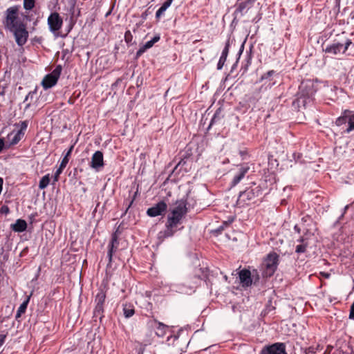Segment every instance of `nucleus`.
I'll use <instances>...</instances> for the list:
<instances>
[{"instance_id": "nucleus-1", "label": "nucleus", "mask_w": 354, "mask_h": 354, "mask_svg": "<svg viewBox=\"0 0 354 354\" xmlns=\"http://www.w3.org/2000/svg\"><path fill=\"white\" fill-rule=\"evenodd\" d=\"M187 205V198L184 197L176 201L175 207L169 208L165 229L160 231L157 235L159 241L162 242L165 239L174 236L177 232L184 228L183 223L188 212Z\"/></svg>"}, {"instance_id": "nucleus-2", "label": "nucleus", "mask_w": 354, "mask_h": 354, "mask_svg": "<svg viewBox=\"0 0 354 354\" xmlns=\"http://www.w3.org/2000/svg\"><path fill=\"white\" fill-rule=\"evenodd\" d=\"M317 88L310 80L303 81L299 87L296 99L292 102V106L298 111L301 108H306L313 102Z\"/></svg>"}, {"instance_id": "nucleus-3", "label": "nucleus", "mask_w": 354, "mask_h": 354, "mask_svg": "<svg viewBox=\"0 0 354 354\" xmlns=\"http://www.w3.org/2000/svg\"><path fill=\"white\" fill-rule=\"evenodd\" d=\"M19 5H15L8 8L4 12L2 24L6 30L12 31L13 29L21 26V24H26L19 17Z\"/></svg>"}, {"instance_id": "nucleus-4", "label": "nucleus", "mask_w": 354, "mask_h": 354, "mask_svg": "<svg viewBox=\"0 0 354 354\" xmlns=\"http://www.w3.org/2000/svg\"><path fill=\"white\" fill-rule=\"evenodd\" d=\"M106 302V292L103 290H100L95 297V307L93 311V319L96 322L99 319L102 323L104 317V305Z\"/></svg>"}, {"instance_id": "nucleus-5", "label": "nucleus", "mask_w": 354, "mask_h": 354, "mask_svg": "<svg viewBox=\"0 0 354 354\" xmlns=\"http://www.w3.org/2000/svg\"><path fill=\"white\" fill-rule=\"evenodd\" d=\"M279 263V255L275 252L268 253L263 260V275L266 277H272L277 270Z\"/></svg>"}, {"instance_id": "nucleus-6", "label": "nucleus", "mask_w": 354, "mask_h": 354, "mask_svg": "<svg viewBox=\"0 0 354 354\" xmlns=\"http://www.w3.org/2000/svg\"><path fill=\"white\" fill-rule=\"evenodd\" d=\"M262 191L263 189L260 185L253 183L252 186L239 192L237 203L243 205L246 204L247 202L261 196Z\"/></svg>"}, {"instance_id": "nucleus-7", "label": "nucleus", "mask_w": 354, "mask_h": 354, "mask_svg": "<svg viewBox=\"0 0 354 354\" xmlns=\"http://www.w3.org/2000/svg\"><path fill=\"white\" fill-rule=\"evenodd\" d=\"M28 122L27 120L21 121L19 124V129L17 131L13 130L7 136L8 141L6 143V149H9L10 147L17 145L19 141L25 135V131L27 129Z\"/></svg>"}, {"instance_id": "nucleus-8", "label": "nucleus", "mask_w": 354, "mask_h": 354, "mask_svg": "<svg viewBox=\"0 0 354 354\" xmlns=\"http://www.w3.org/2000/svg\"><path fill=\"white\" fill-rule=\"evenodd\" d=\"M162 291L164 292L190 295L195 291L196 286L185 285V283H170L162 285Z\"/></svg>"}, {"instance_id": "nucleus-9", "label": "nucleus", "mask_w": 354, "mask_h": 354, "mask_svg": "<svg viewBox=\"0 0 354 354\" xmlns=\"http://www.w3.org/2000/svg\"><path fill=\"white\" fill-rule=\"evenodd\" d=\"M48 29L55 37H59V31L63 25V19L60 15L56 12H52L47 19Z\"/></svg>"}, {"instance_id": "nucleus-10", "label": "nucleus", "mask_w": 354, "mask_h": 354, "mask_svg": "<svg viewBox=\"0 0 354 354\" xmlns=\"http://www.w3.org/2000/svg\"><path fill=\"white\" fill-rule=\"evenodd\" d=\"M62 71V66L58 64L51 73L46 75L41 82L44 89L47 90L54 86L57 83Z\"/></svg>"}, {"instance_id": "nucleus-11", "label": "nucleus", "mask_w": 354, "mask_h": 354, "mask_svg": "<svg viewBox=\"0 0 354 354\" xmlns=\"http://www.w3.org/2000/svg\"><path fill=\"white\" fill-rule=\"evenodd\" d=\"M189 159H190V155L189 153H185L184 154H183L179 158V160L177 162V164L175 165V167L171 170V172L169 176H171L172 175L177 176L181 172H183V173L188 172L190 169V165L188 163Z\"/></svg>"}, {"instance_id": "nucleus-12", "label": "nucleus", "mask_w": 354, "mask_h": 354, "mask_svg": "<svg viewBox=\"0 0 354 354\" xmlns=\"http://www.w3.org/2000/svg\"><path fill=\"white\" fill-rule=\"evenodd\" d=\"M10 32L13 34L17 46L21 47L27 42L29 34L26 28V24H21L18 28Z\"/></svg>"}, {"instance_id": "nucleus-13", "label": "nucleus", "mask_w": 354, "mask_h": 354, "mask_svg": "<svg viewBox=\"0 0 354 354\" xmlns=\"http://www.w3.org/2000/svg\"><path fill=\"white\" fill-rule=\"evenodd\" d=\"M239 279L241 286L246 288L251 286L252 283L256 285L259 279V277L257 274V277L254 278V275L252 276V273L249 270L243 269L239 272Z\"/></svg>"}, {"instance_id": "nucleus-14", "label": "nucleus", "mask_w": 354, "mask_h": 354, "mask_svg": "<svg viewBox=\"0 0 354 354\" xmlns=\"http://www.w3.org/2000/svg\"><path fill=\"white\" fill-rule=\"evenodd\" d=\"M259 354H288L283 342H275L262 348Z\"/></svg>"}, {"instance_id": "nucleus-15", "label": "nucleus", "mask_w": 354, "mask_h": 354, "mask_svg": "<svg viewBox=\"0 0 354 354\" xmlns=\"http://www.w3.org/2000/svg\"><path fill=\"white\" fill-rule=\"evenodd\" d=\"M119 246V239L118 231L114 232L111 234V238L109 243L108 244V252H107V257L109 259V263L106 266V268H109L111 267L113 257L114 253L117 251Z\"/></svg>"}, {"instance_id": "nucleus-16", "label": "nucleus", "mask_w": 354, "mask_h": 354, "mask_svg": "<svg viewBox=\"0 0 354 354\" xmlns=\"http://www.w3.org/2000/svg\"><path fill=\"white\" fill-rule=\"evenodd\" d=\"M167 204L164 201H160L147 210V215L149 217L163 216L167 210Z\"/></svg>"}, {"instance_id": "nucleus-17", "label": "nucleus", "mask_w": 354, "mask_h": 354, "mask_svg": "<svg viewBox=\"0 0 354 354\" xmlns=\"http://www.w3.org/2000/svg\"><path fill=\"white\" fill-rule=\"evenodd\" d=\"M91 168L94 169L96 172H99L104 166V155L101 151H96L91 157V160L89 163Z\"/></svg>"}, {"instance_id": "nucleus-18", "label": "nucleus", "mask_w": 354, "mask_h": 354, "mask_svg": "<svg viewBox=\"0 0 354 354\" xmlns=\"http://www.w3.org/2000/svg\"><path fill=\"white\" fill-rule=\"evenodd\" d=\"M250 167L247 163L241 165L230 183L231 187L236 186L245 177Z\"/></svg>"}, {"instance_id": "nucleus-19", "label": "nucleus", "mask_w": 354, "mask_h": 354, "mask_svg": "<svg viewBox=\"0 0 354 354\" xmlns=\"http://www.w3.org/2000/svg\"><path fill=\"white\" fill-rule=\"evenodd\" d=\"M277 75L276 71H268L261 76L259 82H263V86H265L266 88H271L276 84V81L273 80V76Z\"/></svg>"}, {"instance_id": "nucleus-20", "label": "nucleus", "mask_w": 354, "mask_h": 354, "mask_svg": "<svg viewBox=\"0 0 354 354\" xmlns=\"http://www.w3.org/2000/svg\"><path fill=\"white\" fill-rule=\"evenodd\" d=\"M257 0H245L235 5L236 9L234 12L236 15L243 17L247 12L253 6V4Z\"/></svg>"}, {"instance_id": "nucleus-21", "label": "nucleus", "mask_w": 354, "mask_h": 354, "mask_svg": "<svg viewBox=\"0 0 354 354\" xmlns=\"http://www.w3.org/2000/svg\"><path fill=\"white\" fill-rule=\"evenodd\" d=\"M149 324L150 327L156 330V335L159 337H163L167 331L169 330V326L156 319L149 321Z\"/></svg>"}, {"instance_id": "nucleus-22", "label": "nucleus", "mask_w": 354, "mask_h": 354, "mask_svg": "<svg viewBox=\"0 0 354 354\" xmlns=\"http://www.w3.org/2000/svg\"><path fill=\"white\" fill-rule=\"evenodd\" d=\"M230 47V39L228 38L225 42V47L223 49L221 55L219 60L217 63L216 68L218 70H221L223 68V67L225 64V62L227 59L228 53H229Z\"/></svg>"}, {"instance_id": "nucleus-23", "label": "nucleus", "mask_w": 354, "mask_h": 354, "mask_svg": "<svg viewBox=\"0 0 354 354\" xmlns=\"http://www.w3.org/2000/svg\"><path fill=\"white\" fill-rule=\"evenodd\" d=\"M342 49L343 44L337 42L327 45L326 47L323 49V51H324L326 53L336 55L341 52L342 53Z\"/></svg>"}, {"instance_id": "nucleus-24", "label": "nucleus", "mask_w": 354, "mask_h": 354, "mask_svg": "<svg viewBox=\"0 0 354 354\" xmlns=\"http://www.w3.org/2000/svg\"><path fill=\"white\" fill-rule=\"evenodd\" d=\"M10 228L15 232H23L27 229V223L25 220L19 218L15 223L11 224Z\"/></svg>"}, {"instance_id": "nucleus-25", "label": "nucleus", "mask_w": 354, "mask_h": 354, "mask_svg": "<svg viewBox=\"0 0 354 354\" xmlns=\"http://www.w3.org/2000/svg\"><path fill=\"white\" fill-rule=\"evenodd\" d=\"M31 295L28 296L26 299L20 304L19 307L18 308L17 310V313L15 315V319L18 322H20L19 318L21 317V315L25 313L28 305V303L30 301Z\"/></svg>"}, {"instance_id": "nucleus-26", "label": "nucleus", "mask_w": 354, "mask_h": 354, "mask_svg": "<svg viewBox=\"0 0 354 354\" xmlns=\"http://www.w3.org/2000/svg\"><path fill=\"white\" fill-rule=\"evenodd\" d=\"M221 108L217 109V110L214 113L212 118H211L209 124L207 128V131H209L214 124L219 122L221 120V119L223 117V115L221 114Z\"/></svg>"}, {"instance_id": "nucleus-27", "label": "nucleus", "mask_w": 354, "mask_h": 354, "mask_svg": "<svg viewBox=\"0 0 354 354\" xmlns=\"http://www.w3.org/2000/svg\"><path fill=\"white\" fill-rule=\"evenodd\" d=\"M74 149V146L71 145L68 149L63 152L64 157L59 164L62 167L65 168L69 162L70 157Z\"/></svg>"}, {"instance_id": "nucleus-28", "label": "nucleus", "mask_w": 354, "mask_h": 354, "mask_svg": "<svg viewBox=\"0 0 354 354\" xmlns=\"http://www.w3.org/2000/svg\"><path fill=\"white\" fill-rule=\"evenodd\" d=\"M347 124L348 127L344 131L348 133L354 130V111L348 110Z\"/></svg>"}, {"instance_id": "nucleus-29", "label": "nucleus", "mask_w": 354, "mask_h": 354, "mask_svg": "<svg viewBox=\"0 0 354 354\" xmlns=\"http://www.w3.org/2000/svg\"><path fill=\"white\" fill-rule=\"evenodd\" d=\"M123 314L125 318H130L135 314V309L132 304H123Z\"/></svg>"}, {"instance_id": "nucleus-30", "label": "nucleus", "mask_w": 354, "mask_h": 354, "mask_svg": "<svg viewBox=\"0 0 354 354\" xmlns=\"http://www.w3.org/2000/svg\"><path fill=\"white\" fill-rule=\"evenodd\" d=\"M234 221V217L233 216H230L227 221H223L222 223V225H220L218 227H217L216 230H215V232L216 234H221V232L223 231V230L230 226Z\"/></svg>"}, {"instance_id": "nucleus-31", "label": "nucleus", "mask_w": 354, "mask_h": 354, "mask_svg": "<svg viewBox=\"0 0 354 354\" xmlns=\"http://www.w3.org/2000/svg\"><path fill=\"white\" fill-rule=\"evenodd\" d=\"M152 47L151 43H149L148 41L145 44L140 46L139 49L135 55V59H138L144 53Z\"/></svg>"}, {"instance_id": "nucleus-32", "label": "nucleus", "mask_w": 354, "mask_h": 354, "mask_svg": "<svg viewBox=\"0 0 354 354\" xmlns=\"http://www.w3.org/2000/svg\"><path fill=\"white\" fill-rule=\"evenodd\" d=\"M345 214L344 212H342L341 214L338 216L337 220L333 223V227L334 228H342L343 225L346 223L345 221Z\"/></svg>"}, {"instance_id": "nucleus-33", "label": "nucleus", "mask_w": 354, "mask_h": 354, "mask_svg": "<svg viewBox=\"0 0 354 354\" xmlns=\"http://www.w3.org/2000/svg\"><path fill=\"white\" fill-rule=\"evenodd\" d=\"M50 182V174H47L44 176L39 182V188L40 189H46Z\"/></svg>"}, {"instance_id": "nucleus-34", "label": "nucleus", "mask_w": 354, "mask_h": 354, "mask_svg": "<svg viewBox=\"0 0 354 354\" xmlns=\"http://www.w3.org/2000/svg\"><path fill=\"white\" fill-rule=\"evenodd\" d=\"M348 110H345L342 115L336 119L335 124L338 127L347 124Z\"/></svg>"}, {"instance_id": "nucleus-35", "label": "nucleus", "mask_w": 354, "mask_h": 354, "mask_svg": "<svg viewBox=\"0 0 354 354\" xmlns=\"http://www.w3.org/2000/svg\"><path fill=\"white\" fill-rule=\"evenodd\" d=\"M297 241L301 243V244L297 245L296 246L295 252L298 254L305 252L308 245L306 243H304V238L301 236L297 240Z\"/></svg>"}, {"instance_id": "nucleus-36", "label": "nucleus", "mask_w": 354, "mask_h": 354, "mask_svg": "<svg viewBox=\"0 0 354 354\" xmlns=\"http://www.w3.org/2000/svg\"><path fill=\"white\" fill-rule=\"evenodd\" d=\"M36 4V0H23V7L26 12L32 10Z\"/></svg>"}, {"instance_id": "nucleus-37", "label": "nucleus", "mask_w": 354, "mask_h": 354, "mask_svg": "<svg viewBox=\"0 0 354 354\" xmlns=\"http://www.w3.org/2000/svg\"><path fill=\"white\" fill-rule=\"evenodd\" d=\"M133 35L129 30H126L124 33V41L128 46L136 44V41L133 42Z\"/></svg>"}, {"instance_id": "nucleus-38", "label": "nucleus", "mask_w": 354, "mask_h": 354, "mask_svg": "<svg viewBox=\"0 0 354 354\" xmlns=\"http://www.w3.org/2000/svg\"><path fill=\"white\" fill-rule=\"evenodd\" d=\"M79 171L82 172L83 169L82 168L78 169L77 167H75L72 171H70V173L68 174V176L71 178V180H77V179L80 178V176L78 175Z\"/></svg>"}, {"instance_id": "nucleus-39", "label": "nucleus", "mask_w": 354, "mask_h": 354, "mask_svg": "<svg viewBox=\"0 0 354 354\" xmlns=\"http://www.w3.org/2000/svg\"><path fill=\"white\" fill-rule=\"evenodd\" d=\"M64 169V168L62 167L60 165L57 169V170L55 171V172L53 176V183H52L53 185H55L59 180V176L62 173Z\"/></svg>"}, {"instance_id": "nucleus-40", "label": "nucleus", "mask_w": 354, "mask_h": 354, "mask_svg": "<svg viewBox=\"0 0 354 354\" xmlns=\"http://www.w3.org/2000/svg\"><path fill=\"white\" fill-rule=\"evenodd\" d=\"M36 95V90L30 91L26 96L24 102H27L29 100H32L34 96Z\"/></svg>"}, {"instance_id": "nucleus-41", "label": "nucleus", "mask_w": 354, "mask_h": 354, "mask_svg": "<svg viewBox=\"0 0 354 354\" xmlns=\"http://www.w3.org/2000/svg\"><path fill=\"white\" fill-rule=\"evenodd\" d=\"M160 39V36L159 34H157L153 37H152L150 40H149L148 42L151 43V46H153L156 42L159 41Z\"/></svg>"}, {"instance_id": "nucleus-42", "label": "nucleus", "mask_w": 354, "mask_h": 354, "mask_svg": "<svg viewBox=\"0 0 354 354\" xmlns=\"http://www.w3.org/2000/svg\"><path fill=\"white\" fill-rule=\"evenodd\" d=\"M232 15H233V19L231 22L230 26L235 27L239 23L238 17H240V15H236L235 12H233Z\"/></svg>"}, {"instance_id": "nucleus-43", "label": "nucleus", "mask_w": 354, "mask_h": 354, "mask_svg": "<svg viewBox=\"0 0 354 354\" xmlns=\"http://www.w3.org/2000/svg\"><path fill=\"white\" fill-rule=\"evenodd\" d=\"M315 348L313 346H309L304 350L303 354H315Z\"/></svg>"}, {"instance_id": "nucleus-44", "label": "nucleus", "mask_w": 354, "mask_h": 354, "mask_svg": "<svg viewBox=\"0 0 354 354\" xmlns=\"http://www.w3.org/2000/svg\"><path fill=\"white\" fill-rule=\"evenodd\" d=\"M166 10L160 6L156 12V18L159 19L162 15H164Z\"/></svg>"}, {"instance_id": "nucleus-45", "label": "nucleus", "mask_w": 354, "mask_h": 354, "mask_svg": "<svg viewBox=\"0 0 354 354\" xmlns=\"http://www.w3.org/2000/svg\"><path fill=\"white\" fill-rule=\"evenodd\" d=\"M352 41L351 39H347L344 44H343L342 53H344L351 45Z\"/></svg>"}, {"instance_id": "nucleus-46", "label": "nucleus", "mask_w": 354, "mask_h": 354, "mask_svg": "<svg viewBox=\"0 0 354 354\" xmlns=\"http://www.w3.org/2000/svg\"><path fill=\"white\" fill-rule=\"evenodd\" d=\"M136 192L134 194V196L133 197V198L129 201V204L127 205V208L125 209V211L124 212V213L122 214V217L125 215L127 214V212H128L129 209L131 207L134 200H135V198H136Z\"/></svg>"}, {"instance_id": "nucleus-47", "label": "nucleus", "mask_w": 354, "mask_h": 354, "mask_svg": "<svg viewBox=\"0 0 354 354\" xmlns=\"http://www.w3.org/2000/svg\"><path fill=\"white\" fill-rule=\"evenodd\" d=\"M348 317L350 319L354 320V301H353V303L351 306Z\"/></svg>"}, {"instance_id": "nucleus-48", "label": "nucleus", "mask_w": 354, "mask_h": 354, "mask_svg": "<svg viewBox=\"0 0 354 354\" xmlns=\"http://www.w3.org/2000/svg\"><path fill=\"white\" fill-rule=\"evenodd\" d=\"M3 149H6V143L3 138H0V153Z\"/></svg>"}, {"instance_id": "nucleus-49", "label": "nucleus", "mask_w": 354, "mask_h": 354, "mask_svg": "<svg viewBox=\"0 0 354 354\" xmlns=\"http://www.w3.org/2000/svg\"><path fill=\"white\" fill-rule=\"evenodd\" d=\"M6 339V334H0V348L3 345Z\"/></svg>"}, {"instance_id": "nucleus-50", "label": "nucleus", "mask_w": 354, "mask_h": 354, "mask_svg": "<svg viewBox=\"0 0 354 354\" xmlns=\"http://www.w3.org/2000/svg\"><path fill=\"white\" fill-rule=\"evenodd\" d=\"M301 221L303 223H305L311 221V217L309 215H306L301 218Z\"/></svg>"}, {"instance_id": "nucleus-51", "label": "nucleus", "mask_w": 354, "mask_h": 354, "mask_svg": "<svg viewBox=\"0 0 354 354\" xmlns=\"http://www.w3.org/2000/svg\"><path fill=\"white\" fill-rule=\"evenodd\" d=\"M274 310V307L272 306L271 304L270 305H267L264 311H265V313H269L270 311Z\"/></svg>"}, {"instance_id": "nucleus-52", "label": "nucleus", "mask_w": 354, "mask_h": 354, "mask_svg": "<svg viewBox=\"0 0 354 354\" xmlns=\"http://www.w3.org/2000/svg\"><path fill=\"white\" fill-rule=\"evenodd\" d=\"M261 13H259L253 19L252 22L257 24L261 19Z\"/></svg>"}, {"instance_id": "nucleus-53", "label": "nucleus", "mask_w": 354, "mask_h": 354, "mask_svg": "<svg viewBox=\"0 0 354 354\" xmlns=\"http://www.w3.org/2000/svg\"><path fill=\"white\" fill-rule=\"evenodd\" d=\"M73 50H69L68 49H63L62 53V59H64L65 56L69 53H71Z\"/></svg>"}, {"instance_id": "nucleus-54", "label": "nucleus", "mask_w": 354, "mask_h": 354, "mask_svg": "<svg viewBox=\"0 0 354 354\" xmlns=\"http://www.w3.org/2000/svg\"><path fill=\"white\" fill-rule=\"evenodd\" d=\"M73 24H69V26H68V28H67L66 33L65 35H59V37H65L66 36V35H67V34H68V33L71 32V30H72V28H73Z\"/></svg>"}, {"instance_id": "nucleus-55", "label": "nucleus", "mask_w": 354, "mask_h": 354, "mask_svg": "<svg viewBox=\"0 0 354 354\" xmlns=\"http://www.w3.org/2000/svg\"><path fill=\"white\" fill-rule=\"evenodd\" d=\"M9 211H10L9 210V207L8 206L4 205V206H3L1 207V212L2 213L8 214L9 212Z\"/></svg>"}, {"instance_id": "nucleus-56", "label": "nucleus", "mask_w": 354, "mask_h": 354, "mask_svg": "<svg viewBox=\"0 0 354 354\" xmlns=\"http://www.w3.org/2000/svg\"><path fill=\"white\" fill-rule=\"evenodd\" d=\"M24 19L27 21H32V16L29 14H26L24 16Z\"/></svg>"}, {"instance_id": "nucleus-57", "label": "nucleus", "mask_w": 354, "mask_h": 354, "mask_svg": "<svg viewBox=\"0 0 354 354\" xmlns=\"http://www.w3.org/2000/svg\"><path fill=\"white\" fill-rule=\"evenodd\" d=\"M320 274L322 277H324L326 279H328L330 277V274L328 272H322Z\"/></svg>"}, {"instance_id": "nucleus-58", "label": "nucleus", "mask_w": 354, "mask_h": 354, "mask_svg": "<svg viewBox=\"0 0 354 354\" xmlns=\"http://www.w3.org/2000/svg\"><path fill=\"white\" fill-rule=\"evenodd\" d=\"M147 16H148V12H147V10H146L142 13L141 18H142V19L145 20V19H147Z\"/></svg>"}, {"instance_id": "nucleus-59", "label": "nucleus", "mask_w": 354, "mask_h": 354, "mask_svg": "<svg viewBox=\"0 0 354 354\" xmlns=\"http://www.w3.org/2000/svg\"><path fill=\"white\" fill-rule=\"evenodd\" d=\"M244 43H245V42H243V43L241 45V46H240V48H239V53H238V55H239V56H240V55L242 54V53H243V50H244Z\"/></svg>"}, {"instance_id": "nucleus-60", "label": "nucleus", "mask_w": 354, "mask_h": 354, "mask_svg": "<svg viewBox=\"0 0 354 354\" xmlns=\"http://www.w3.org/2000/svg\"><path fill=\"white\" fill-rule=\"evenodd\" d=\"M350 206L351 205H346V206H344V207L342 210V212H344V214H346Z\"/></svg>"}, {"instance_id": "nucleus-61", "label": "nucleus", "mask_w": 354, "mask_h": 354, "mask_svg": "<svg viewBox=\"0 0 354 354\" xmlns=\"http://www.w3.org/2000/svg\"><path fill=\"white\" fill-rule=\"evenodd\" d=\"M294 230L299 234L301 232V228L299 227L298 225H295L294 226Z\"/></svg>"}, {"instance_id": "nucleus-62", "label": "nucleus", "mask_w": 354, "mask_h": 354, "mask_svg": "<svg viewBox=\"0 0 354 354\" xmlns=\"http://www.w3.org/2000/svg\"><path fill=\"white\" fill-rule=\"evenodd\" d=\"M161 6L165 8L166 10H167V8L170 6L169 5H168V3L165 1L162 5Z\"/></svg>"}, {"instance_id": "nucleus-63", "label": "nucleus", "mask_w": 354, "mask_h": 354, "mask_svg": "<svg viewBox=\"0 0 354 354\" xmlns=\"http://www.w3.org/2000/svg\"><path fill=\"white\" fill-rule=\"evenodd\" d=\"M30 105H31V102H28L26 104V109H28L30 107Z\"/></svg>"}, {"instance_id": "nucleus-64", "label": "nucleus", "mask_w": 354, "mask_h": 354, "mask_svg": "<svg viewBox=\"0 0 354 354\" xmlns=\"http://www.w3.org/2000/svg\"><path fill=\"white\" fill-rule=\"evenodd\" d=\"M174 0H166L165 1L168 3V5L171 6Z\"/></svg>"}]
</instances>
